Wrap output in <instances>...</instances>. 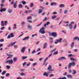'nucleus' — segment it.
Returning a JSON list of instances; mask_svg holds the SVG:
<instances>
[{"mask_svg": "<svg viewBox=\"0 0 79 79\" xmlns=\"http://www.w3.org/2000/svg\"><path fill=\"white\" fill-rule=\"evenodd\" d=\"M6 10V8H1L0 10L1 12H3V11H5Z\"/></svg>", "mask_w": 79, "mask_h": 79, "instance_id": "6e6552de", "label": "nucleus"}, {"mask_svg": "<svg viewBox=\"0 0 79 79\" xmlns=\"http://www.w3.org/2000/svg\"><path fill=\"white\" fill-rule=\"evenodd\" d=\"M51 35L53 37H57V33L56 32H53L51 33Z\"/></svg>", "mask_w": 79, "mask_h": 79, "instance_id": "7ed1b4c3", "label": "nucleus"}, {"mask_svg": "<svg viewBox=\"0 0 79 79\" xmlns=\"http://www.w3.org/2000/svg\"><path fill=\"white\" fill-rule=\"evenodd\" d=\"M75 64H76V63L74 61H73L72 62L70 63L68 65V68H70L71 67V66H75Z\"/></svg>", "mask_w": 79, "mask_h": 79, "instance_id": "f257e3e1", "label": "nucleus"}, {"mask_svg": "<svg viewBox=\"0 0 79 79\" xmlns=\"http://www.w3.org/2000/svg\"><path fill=\"white\" fill-rule=\"evenodd\" d=\"M56 5V2H54L51 3V6H53V5Z\"/></svg>", "mask_w": 79, "mask_h": 79, "instance_id": "393cba45", "label": "nucleus"}, {"mask_svg": "<svg viewBox=\"0 0 79 79\" xmlns=\"http://www.w3.org/2000/svg\"><path fill=\"white\" fill-rule=\"evenodd\" d=\"M5 29V27H2L1 28V30H3V29Z\"/></svg>", "mask_w": 79, "mask_h": 79, "instance_id": "69168bd1", "label": "nucleus"}, {"mask_svg": "<svg viewBox=\"0 0 79 79\" xmlns=\"http://www.w3.org/2000/svg\"><path fill=\"white\" fill-rule=\"evenodd\" d=\"M31 64V63H29L28 64H27V66H29Z\"/></svg>", "mask_w": 79, "mask_h": 79, "instance_id": "6e6d98bb", "label": "nucleus"}, {"mask_svg": "<svg viewBox=\"0 0 79 79\" xmlns=\"http://www.w3.org/2000/svg\"><path fill=\"white\" fill-rule=\"evenodd\" d=\"M27 58V56L23 57H22V59L23 60H25V59H26V58Z\"/></svg>", "mask_w": 79, "mask_h": 79, "instance_id": "c9c22d12", "label": "nucleus"}, {"mask_svg": "<svg viewBox=\"0 0 79 79\" xmlns=\"http://www.w3.org/2000/svg\"><path fill=\"white\" fill-rule=\"evenodd\" d=\"M10 36L11 37H14V35H13V33H11L10 34Z\"/></svg>", "mask_w": 79, "mask_h": 79, "instance_id": "49530a36", "label": "nucleus"}, {"mask_svg": "<svg viewBox=\"0 0 79 79\" xmlns=\"http://www.w3.org/2000/svg\"><path fill=\"white\" fill-rule=\"evenodd\" d=\"M58 53V51H56L54 52V53H53V55H57Z\"/></svg>", "mask_w": 79, "mask_h": 79, "instance_id": "2f4dec72", "label": "nucleus"}, {"mask_svg": "<svg viewBox=\"0 0 79 79\" xmlns=\"http://www.w3.org/2000/svg\"><path fill=\"white\" fill-rule=\"evenodd\" d=\"M1 23V26H5V23H4V22L3 21H2Z\"/></svg>", "mask_w": 79, "mask_h": 79, "instance_id": "4be33fe9", "label": "nucleus"}, {"mask_svg": "<svg viewBox=\"0 0 79 79\" xmlns=\"http://www.w3.org/2000/svg\"><path fill=\"white\" fill-rule=\"evenodd\" d=\"M42 24V22L41 23H40L37 25V26H40Z\"/></svg>", "mask_w": 79, "mask_h": 79, "instance_id": "680f3d73", "label": "nucleus"}, {"mask_svg": "<svg viewBox=\"0 0 79 79\" xmlns=\"http://www.w3.org/2000/svg\"><path fill=\"white\" fill-rule=\"evenodd\" d=\"M47 17H46L44 18V20H43V22H44V21H47Z\"/></svg>", "mask_w": 79, "mask_h": 79, "instance_id": "79ce46f5", "label": "nucleus"}, {"mask_svg": "<svg viewBox=\"0 0 79 79\" xmlns=\"http://www.w3.org/2000/svg\"><path fill=\"white\" fill-rule=\"evenodd\" d=\"M13 28L14 29H17V27H16V24H14V26Z\"/></svg>", "mask_w": 79, "mask_h": 79, "instance_id": "473e14b6", "label": "nucleus"}, {"mask_svg": "<svg viewBox=\"0 0 79 79\" xmlns=\"http://www.w3.org/2000/svg\"><path fill=\"white\" fill-rule=\"evenodd\" d=\"M0 42H4V40L3 39H2L1 40H0Z\"/></svg>", "mask_w": 79, "mask_h": 79, "instance_id": "09e8293b", "label": "nucleus"}, {"mask_svg": "<svg viewBox=\"0 0 79 79\" xmlns=\"http://www.w3.org/2000/svg\"><path fill=\"white\" fill-rule=\"evenodd\" d=\"M48 57H46L45 60H44L43 65H45V66H46L47 64H48V62L46 63V61L48 60Z\"/></svg>", "mask_w": 79, "mask_h": 79, "instance_id": "20e7f679", "label": "nucleus"}, {"mask_svg": "<svg viewBox=\"0 0 79 79\" xmlns=\"http://www.w3.org/2000/svg\"><path fill=\"white\" fill-rule=\"evenodd\" d=\"M11 5H13L14 4V0H12L11 3Z\"/></svg>", "mask_w": 79, "mask_h": 79, "instance_id": "5fc2aeb1", "label": "nucleus"}, {"mask_svg": "<svg viewBox=\"0 0 79 79\" xmlns=\"http://www.w3.org/2000/svg\"><path fill=\"white\" fill-rule=\"evenodd\" d=\"M12 11H13V10H12V9H9L8 10V12L10 13H11V12H12Z\"/></svg>", "mask_w": 79, "mask_h": 79, "instance_id": "cd10ccee", "label": "nucleus"}, {"mask_svg": "<svg viewBox=\"0 0 79 79\" xmlns=\"http://www.w3.org/2000/svg\"><path fill=\"white\" fill-rule=\"evenodd\" d=\"M10 76V73H7L6 75V77H8V76Z\"/></svg>", "mask_w": 79, "mask_h": 79, "instance_id": "603ef678", "label": "nucleus"}, {"mask_svg": "<svg viewBox=\"0 0 79 79\" xmlns=\"http://www.w3.org/2000/svg\"><path fill=\"white\" fill-rule=\"evenodd\" d=\"M17 7V3H16V2H15L14 3V8H16Z\"/></svg>", "mask_w": 79, "mask_h": 79, "instance_id": "4468645a", "label": "nucleus"}, {"mask_svg": "<svg viewBox=\"0 0 79 79\" xmlns=\"http://www.w3.org/2000/svg\"><path fill=\"white\" fill-rule=\"evenodd\" d=\"M9 63V64H13V60H8L5 62L6 63Z\"/></svg>", "mask_w": 79, "mask_h": 79, "instance_id": "39448f33", "label": "nucleus"}, {"mask_svg": "<svg viewBox=\"0 0 79 79\" xmlns=\"http://www.w3.org/2000/svg\"><path fill=\"white\" fill-rule=\"evenodd\" d=\"M52 76H54V75L53 74H52L51 75H50V77H51Z\"/></svg>", "mask_w": 79, "mask_h": 79, "instance_id": "13d9d810", "label": "nucleus"}, {"mask_svg": "<svg viewBox=\"0 0 79 79\" xmlns=\"http://www.w3.org/2000/svg\"><path fill=\"white\" fill-rule=\"evenodd\" d=\"M40 8L42 10H45V7H44L43 6H40Z\"/></svg>", "mask_w": 79, "mask_h": 79, "instance_id": "4c0bfd02", "label": "nucleus"}, {"mask_svg": "<svg viewBox=\"0 0 79 79\" xmlns=\"http://www.w3.org/2000/svg\"><path fill=\"white\" fill-rule=\"evenodd\" d=\"M51 68L52 66H51V65H49V67L48 68V70H49V71H55V70H54V69H51Z\"/></svg>", "mask_w": 79, "mask_h": 79, "instance_id": "423d86ee", "label": "nucleus"}, {"mask_svg": "<svg viewBox=\"0 0 79 79\" xmlns=\"http://www.w3.org/2000/svg\"><path fill=\"white\" fill-rule=\"evenodd\" d=\"M31 18H32L31 16H28L27 18V19L28 20L30 19H31Z\"/></svg>", "mask_w": 79, "mask_h": 79, "instance_id": "8fccbe9b", "label": "nucleus"}, {"mask_svg": "<svg viewBox=\"0 0 79 79\" xmlns=\"http://www.w3.org/2000/svg\"><path fill=\"white\" fill-rule=\"evenodd\" d=\"M62 79H66V77H64L62 78Z\"/></svg>", "mask_w": 79, "mask_h": 79, "instance_id": "774afa93", "label": "nucleus"}, {"mask_svg": "<svg viewBox=\"0 0 79 79\" xmlns=\"http://www.w3.org/2000/svg\"><path fill=\"white\" fill-rule=\"evenodd\" d=\"M50 22H48L46 23V25L47 26H48L50 24Z\"/></svg>", "mask_w": 79, "mask_h": 79, "instance_id": "a18cd8bd", "label": "nucleus"}, {"mask_svg": "<svg viewBox=\"0 0 79 79\" xmlns=\"http://www.w3.org/2000/svg\"><path fill=\"white\" fill-rule=\"evenodd\" d=\"M56 41L58 43H61L62 41V39L60 38L59 39L56 40Z\"/></svg>", "mask_w": 79, "mask_h": 79, "instance_id": "9b49d317", "label": "nucleus"}, {"mask_svg": "<svg viewBox=\"0 0 79 79\" xmlns=\"http://www.w3.org/2000/svg\"><path fill=\"white\" fill-rule=\"evenodd\" d=\"M6 71H3L2 73V75H4V74H6Z\"/></svg>", "mask_w": 79, "mask_h": 79, "instance_id": "bb28decb", "label": "nucleus"}, {"mask_svg": "<svg viewBox=\"0 0 79 79\" xmlns=\"http://www.w3.org/2000/svg\"><path fill=\"white\" fill-rule=\"evenodd\" d=\"M22 3L23 5H26V2L25 1H23L22 2Z\"/></svg>", "mask_w": 79, "mask_h": 79, "instance_id": "58836bf2", "label": "nucleus"}, {"mask_svg": "<svg viewBox=\"0 0 79 79\" xmlns=\"http://www.w3.org/2000/svg\"><path fill=\"white\" fill-rule=\"evenodd\" d=\"M63 42H67V40H63Z\"/></svg>", "mask_w": 79, "mask_h": 79, "instance_id": "338daca9", "label": "nucleus"}, {"mask_svg": "<svg viewBox=\"0 0 79 79\" xmlns=\"http://www.w3.org/2000/svg\"><path fill=\"white\" fill-rule=\"evenodd\" d=\"M27 28L29 29H32V26H30V25H28L27 26Z\"/></svg>", "mask_w": 79, "mask_h": 79, "instance_id": "a878e982", "label": "nucleus"}, {"mask_svg": "<svg viewBox=\"0 0 79 79\" xmlns=\"http://www.w3.org/2000/svg\"><path fill=\"white\" fill-rule=\"evenodd\" d=\"M56 15H54L52 16V19H55V18H56Z\"/></svg>", "mask_w": 79, "mask_h": 79, "instance_id": "7c9ffc66", "label": "nucleus"}, {"mask_svg": "<svg viewBox=\"0 0 79 79\" xmlns=\"http://www.w3.org/2000/svg\"><path fill=\"white\" fill-rule=\"evenodd\" d=\"M63 59H64V60H66V59L65 58V57H60L58 59V60H62Z\"/></svg>", "mask_w": 79, "mask_h": 79, "instance_id": "1a4fd4ad", "label": "nucleus"}, {"mask_svg": "<svg viewBox=\"0 0 79 79\" xmlns=\"http://www.w3.org/2000/svg\"><path fill=\"white\" fill-rule=\"evenodd\" d=\"M35 53V50H33L32 52V54H34V53Z\"/></svg>", "mask_w": 79, "mask_h": 79, "instance_id": "864d4df0", "label": "nucleus"}, {"mask_svg": "<svg viewBox=\"0 0 79 79\" xmlns=\"http://www.w3.org/2000/svg\"><path fill=\"white\" fill-rule=\"evenodd\" d=\"M30 16H32L34 17H37V14H35V15H34L33 14H31L30 15Z\"/></svg>", "mask_w": 79, "mask_h": 79, "instance_id": "c756f323", "label": "nucleus"}, {"mask_svg": "<svg viewBox=\"0 0 79 79\" xmlns=\"http://www.w3.org/2000/svg\"><path fill=\"white\" fill-rule=\"evenodd\" d=\"M26 47H25L22 48V49L21 50V52H22V53H24L25 51V50L26 49Z\"/></svg>", "mask_w": 79, "mask_h": 79, "instance_id": "0eeeda50", "label": "nucleus"}, {"mask_svg": "<svg viewBox=\"0 0 79 79\" xmlns=\"http://www.w3.org/2000/svg\"><path fill=\"white\" fill-rule=\"evenodd\" d=\"M21 76H26V75L25 74H24V73H21L20 74Z\"/></svg>", "mask_w": 79, "mask_h": 79, "instance_id": "ea45409f", "label": "nucleus"}, {"mask_svg": "<svg viewBox=\"0 0 79 79\" xmlns=\"http://www.w3.org/2000/svg\"><path fill=\"white\" fill-rule=\"evenodd\" d=\"M67 77L69 78H71V79H72L73 78V76H72V75L70 74L67 75Z\"/></svg>", "mask_w": 79, "mask_h": 79, "instance_id": "dca6fc26", "label": "nucleus"}, {"mask_svg": "<svg viewBox=\"0 0 79 79\" xmlns=\"http://www.w3.org/2000/svg\"><path fill=\"white\" fill-rule=\"evenodd\" d=\"M25 64H26V62H25L23 64V66H25Z\"/></svg>", "mask_w": 79, "mask_h": 79, "instance_id": "052dcab7", "label": "nucleus"}, {"mask_svg": "<svg viewBox=\"0 0 79 79\" xmlns=\"http://www.w3.org/2000/svg\"><path fill=\"white\" fill-rule=\"evenodd\" d=\"M44 30H45V28L44 27L41 28L40 30V32L41 33V34H45V31Z\"/></svg>", "mask_w": 79, "mask_h": 79, "instance_id": "f03ea898", "label": "nucleus"}, {"mask_svg": "<svg viewBox=\"0 0 79 79\" xmlns=\"http://www.w3.org/2000/svg\"><path fill=\"white\" fill-rule=\"evenodd\" d=\"M29 39V36H27L25 37L23 39V40H27Z\"/></svg>", "mask_w": 79, "mask_h": 79, "instance_id": "a211bd4d", "label": "nucleus"}, {"mask_svg": "<svg viewBox=\"0 0 79 79\" xmlns=\"http://www.w3.org/2000/svg\"><path fill=\"white\" fill-rule=\"evenodd\" d=\"M69 27L70 29H72L73 27V24H69Z\"/></svg>", "mask_w": 79, "mask_h": 79, "instance_id": "f8f14e48", "label": "nucleus"}, {"mask_svg": "<svg viewBox=\"0 0 79 79\" xmlns=\"http://www.w3.org/2000/svg\"><path fill=\"white\" fill-rule=\"evenodd\" d=\"M24 24H25V23H24V22H22L21 23L22 26H23Z\"/></svg>", "mask_w": 79, "mask_h": 79, "instance_id": "3c124183", "label": "nucleus"}, {"mask_svg": "<svg viewBox=\"0 0 79 79\" xmlns=\"http://www.w3.org/2000/svg\"><path fill=\"white\" fill-rule=\"evenodd\" d=\"M18 7L19 8H23V5L21 4H19L18 5Z\"/></svg>", "mask_w": 79, "mask_h": 79, "instance_id": "412c9836", "label": "nucleus"}, {"mask_svg": "<svg viewBox=\"0 0 79 79\" xmlns=\"http://www.w3.org/2000/svg\"><path fill=\"white\" fill-rule=\"evenodd\" d=\"M6 67L7 68V69H10V66L9 65H7L6 66Z\"/></svg>", "mask_w": 79, "mask_h": 79, "instance_id": "de8ad7c7", "label": "nucleus"}, {"mask_svg": "<svg viewBox=\"0 0 79 79\" xmlns=\"http://www.w3.org/2000/svg\"><path fill=\"white\" fill-rule=\"evenodd\" d=\"M62 32H63L64 33V34H66V31H64V30H62Z\"/></svg>", "mask_w": 79, "mask_h": 79, "instance_id": "e2e57ef3", "label": "nucleus"}, {"mask_svg": "<svg viewBox=\"0 0 79 79\" xmlns=\"http://www.w3.org/2000/svg\"><path fill=\"white\" fill-rule=\"evenodd\" d=\"M56 50V48L54 49L53 50L51 51V53H52V52H55V51Z\"/></svg>", "mask_w": 79, "mask_h": 79, "instance_id": "37998d69", "label": "nucleus"}, {"mask_svg": "<svg viewBox=\"0 0 79 79\" xmlns=\"http://www.w3.org/2000/svg\"><path fill=\"white\" fill-rule=\"evenodd\" d=\"M47 46V43H45L43 45V48H45Z\"/></svg>", "mask_w": 79, "mask_h": 79, "instance_id": "ddd939ff", "label": "nucleus"}, {"mask_svg": "<svg viewBox=\"0 0 79 79\" xmlns=\"http://www.w3.org/2000/svg\"><path fill=\"white\" fill-rule=\"evenodd\" d=\"M77 27V25H76V24H75L74 26L73 27V29H75Z\"/></svg>", "mask_w": 79, "mask_h": 79, "instance_id": "c03bdc74", "label": "nucleus"}, {"mask_svg": "<svg viewBox=\"0 0 79 79\" xmlns=\"http://www.w3.org/2000/svg\"><path fill=\"white\" fill-rule=\"evenodd\" d=\"M6 24H7V21H5L4 22V25H6Z\"/></svg>", "mask_w": 79, "mask_h": 79, "instance_id": "0e129e2a", "label": "nucleus"}, {"mask_svg": "<svg viewBox=\"0 0 79 79\" xmlns=\"http://www.w3.org/2000/svg\"><path fill=\"white\" fill-rule=\"evenodd\" d=\"M74 42H73L72 44H71V47L73 48V47L74 46Z\"/></svg>", "mask_w": 79, "mask_h": 79, "instance_id": "c85d7f7f", "label": "nucleus"}, {"mask_svg": "<svg viewBox=\"0 0 79 79\" xmlns=\"http://www.w3.org/2000/svg\"><path fill=\"white\" fill-rule=\"evenodd\" d=\"M78 36L76 37L75 38H74L73 39V40H77V39H78Z\"/></svg>", "mask_w": 79, "mask_h": 79, "instance_id": "f704fd0d", "label": "nucleus"}, {"mask_svg": "<svg viewBox=\"0 0 79 79\" xmlns=\"http://www.w3.org/2000/svg\"><path fill=\"white\" fill-rule=\"evenodd\" d=\"M64 4H60V8H61V7H64Z\"/></svg>", "mask_w": 79, "mask_h": 79, "instance_id": "a19ab883", "label": "nucleus"}, {"mask_svg": "<svg viewBox=\"0 0 79 79\" xmlns=\"http://www.w3.org/2000/svg\"><path fill=\"white\" fill-rule=\"evenodd\" d=\"M3 6H4V4H1V9L3 8Z\"/></svg>", "mask_w": 79, "mask_h": 79, "instance_id": "e433bc0d", "label": "nucleus"}, {"mask_svg": "<svg viewBox=\"0 0 79 79\" xmlns=\"http://www.w3.org/2000/svg\"><path fill=\"white\" fill-rule=\"evenodd\" d=\"M52 14L53 15H56V14H57V12H54L52 13Z\"/></svg>", "mask_w": 79, "mask_h": 79, "instance_id": "bf43d9fd", "label": "nucleus"}, {"mask_svg": "<svg viewBox=\"0 0 79 79\" xmlns=\"http://www.w3.org/2000/svg\"><path fill=\"white\" fill-rule=\"evenodd\" d=\"M7 55L9 57L7 58V60H8L9 58H11V57L13 56V55L10 54H7Z\"/></svg>", "mask_w": 79, "mask_h": 79, "instance_id": "f3484780", "label": "nucleus"}, {"mask_svg": "<svg viewBox=\"0 0 79 79\" xmlns=\"http://www.w3.org/2000/svg\"><path fill=\"white\" fill-rule=\"evenodd\" d=\"M43 76H46V77H48V74L46 72H44L43 74Z\"/></svg>", "mask_w": 79, "mask_h": 79, "instance_id": "2eb2a0df", "label": "nucleus"}, {"mask_svg": "<svg viewBox=\"0 0 79 79\" xmlns=\"http://www.w3.org/2000/svg\"><path fill=\"white\" fill-rule=\"evenodd\" d=\"M42 10L41 9H40L39 10V11L38 12V13L39 14L40 13H42Z\"/></svg>", "mask_w": 79, "mask_h": 79, "instance_id": "b1692460", "label": "nucleus"}, {"mask_svg": "<svg viewBox=\"0 0 79 79\" xmlns=\"http://www.w3.org/2000/svg\"><path fill=\"white\" fill-rule=\"evenodd\" d=\"M16 43V42H15L14 43L13 42H12L8 46V47H10V46H13V45H14Z\"/></svg>", "mask_w": 79, "mask_h": 79, "instance_id": "9d476101", "label": "nucleus"}, {"mask_svg": "<svg viewBox=\"0 0 79 79\" xmlns=\"http://www.w3.org/2000/svg\"><path fill=\"white\" fill-rule=\"evenodd\" d=\"M18 60V59L16 57H14L13 59V60L14 62H16V60Z\"/></svg>", "mask_w": 79, "mask_h": 79, "instance_id": "6ab92c4d", "label": "nucleus"}, {"mask_svg": "<svg viewBox=\"0 0 79 79\" xmlns=\"http://www.w3.org/2000/svg\"><path fill=\"white\" fill-rule=\"evenodd\" d=\"M73 56H75L74 55H73L72 54H70L68 55V57H73Z\"/></svg>", "mask_w": 79, "mask_h": 79, "instance_id": "aec40b11", "label": "nucleus"}, {"mask_svg": "<svg viewBox=\"0 0 79 79\" xmlns=\"http://www.w3.org/2000/svg\"><path fill=\"white\" fill-rule=\"evenodd\" d=\"M30 6L31 8L33 6H34V3H31L30 5Z\"/></svg>", "mask_w": 79, "mask_h": 79, "instance_id": "72a5a7b5", "label": "nucleus"}, {"mask_svg": "<svg viewBox=\"0 0 79 79\" xmlns=\"http://www.w3.org/2000/svg\"><path fill=\"white\" fill-rule=\"evenodd\" d=\"M68 10H65L64 11V14H66V13H68Z\"/></svg>", "mask_w": 79, "mask_h": 79, "instance_id": "4d7b16f0", "label": "nucleus"}, {"mask_svg": "<svg viewBox=\"0 0 79 79\" xmlns=\"http://www.w3.org/2000/svg\"><path fill=\"white\" fill-rule=\"evenodd\" d=\"M73 72L72 73V74H75L76 73V71L75 70H73Z\"/></svg>", "mask_w": 79, "mask_h": 79, "instance_id": "5701e85b", "label": "nucleus"}]
</instances>
